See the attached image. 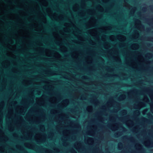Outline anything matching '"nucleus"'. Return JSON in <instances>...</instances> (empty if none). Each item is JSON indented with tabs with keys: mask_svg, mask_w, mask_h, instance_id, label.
Here are the masks:
<instances>
[{
	"mask_svg": "<svg viewBox=\"0 0 153 153\" xmlns=\"http://www.w3.org/2000/svg\"><path fill=\"white\" fill-rule=\"evenodd\" d=\"M120 145L121 146H122V144L121 143H120Z\"/></svg>",
	"mask_w": 153,
	"mask_h": 153,
	"instance_id": "20e7f679",
	"label": "nucleus"
},
{
	"mask_svg": "<svg viewBox=\"0 0 153 153\" xmlns=\"http://www.w3.org/2000/svg\"><path fill=\"white\" fill-rule=\"evenodd\" d=\"M22 18L23 19H25V17L24 16H22Z\"/></svg>",
	"mask_w": 153,
	"mask_h": 153,
	"instance_id": "7ed1b4c3",
	"label": "nucleus"
},
{
	"mask_svg": "<svg viewBox=\"0 0 153 153\" xmlns=\"http://www.w3.org/2000/svg\"><path fill=\"white\" fill-rule=\"evenodd\" d=\"M17 10H22V9H21V8H17Z\"/></svg>",
	"mask_w": 153,
	"mask_h": 153,
	"instance_id": "f03ea898",
	"label": "nucleus"
},
{
	"mask_svg": "<svg viewBox=\"0 0 153 153\" xmlns=\"http://www.w3.org/2000/svg\"><path fill=\"white\" fill-rule=\"evenodd\" d=\"M1 18V16H0V18Z\"/></svg>",
	"mask_w": 153,
	"mask_h": 153,
	"instance_id": "39448f33",
	"label": "nucleus"
},
{
	"mask_svg": "<svg viewBox=\"0 0 153 153\" xmlns=\"http://www.w3.org/2000/svg\"><path fill=\"white\" fill-rule=\"evenodd\" d=\"M10 11L11 12L13 13H16V11L14 10H10Z\"/></svg>",
	"mask_w": 153,
	"mask_h": 153,
	"instance_id": "f257e3e1",
	"label": "nucleus"
},
{
	"mask_svg": "<svg viewBox=\"0 0 153 153\" xmlns=\"http://www.w3.org/2000/svg\"><path fill=\"white\" fill-rule=\"evenodd\" d=\"M149 54L150 55H152L151 54Z\"/></svg>",
	"mask_w": 153,
	"mask_h": 153,
	"instance_id": "423d86ee",
	"label": "nucleus"
}]
</instances>
